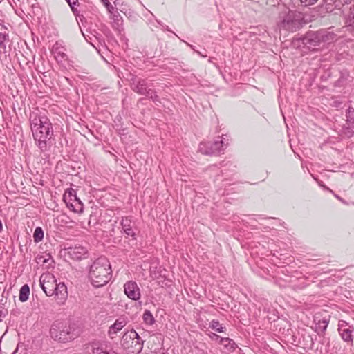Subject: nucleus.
I'll return each mask as SVG.
<instances>
[{
    "instance_id": "1",
    "label": "nucleus",
    "mask_w": 354,
    "mask_h": 354,
    "mask_svg": "<svg viewBox=\"0 0 354 354\" xmlns=\"http://www.w3.org/2000/svg\"><path fill=\"white\" fill-rule=\"evenodd\" d=\"M30 129L36 145L41 151L47 149L48 142L53 136V130L50 120L45 115L32 111L30 114Z\"/></svg>"
},
{
    "instance_id": "2",
    "label": "nucleus",
    "mask_w": 354,
    "mask_h": 354,
    "mask_svg": "<svg viewBox=\"0 0 354 354\" xmlns=\"http://www.w3.org/2000/svg\"><path fill=\"white\" fill-rule=\"evenodd\" d=\"M111 278V265L105 257H100L91 266L89 279L95 287H102Z\"/></svg>"
},
{
    "instance_id": "3",
    "label": "nucleus",
    "mask_w": 354,
    "mask_h": 354,
    "mask_svg": "<svg viewBox=\"0 0 354 354\" xmlns=\"http://www.w3.org/2000/svg\"><path fill=\"white\" fill-rule=\"evenodd\" d=\"M50 335L53 339L60 342L71 341L77 335L73 327L61 322H55L53 324Z\"/></svg>"
},
{
    "instance_id": "4",
    "label": "nucleus",
    "mask_w": 354,
    "mask_h": 354,
    "mask_svg": "<svg viewBox=\"0 0 354 354\" xmlns=\"http://www.w3.org/2000/svg\"><path fill=\"white\" fill-rule=\"evenodd\" d=\"M121 345L129 354H138L142 350L143 342H141L138 334L131 330L123 335Z\"/></svg>"
},
{
    "instance_id": "5",
    "label": "nucleus",
    "mask_w": 354,
    "mask_h": 354,
    "mask_svg": "<svg viewBox=\"0 0 354 354\" xmlns=\"http://www.w3.org/2000/svg\"><path fill=\"white\" fill-rule=\"evenodd\" d=\"M302 25V17L300 12L295 11H288L279 23L280 28L286 30L295 32L297 31Z\"/></svg>"
},
{
    "instance_id": "6",
    "label": "nucleus",
    "mask_w": 354,
    "mask_h": 354,
    "mask_svg": "<svg viewBox=\"0 0 354 354\" xmlns=\"http://www.w3.org/2000/svg\"><path fill=\"white\" fill-rule=\"evenodd\" d=\"M224 138L214 142H201L198 151L205 155H218L223 152L228 143H225Z\"/></svg>"
},
{
    "instance_id": "7",
    "label": "nucleus",
    "mask_w": 354,
    "mask_h": 354,
    "mask_svg": "<svg viewBox=\"0 0 354 354\" xmlns=\"http://www.w3.org/2000/svg\"><path fill=\"white\" fill-rule=\"evenodd\" d=\"M56 283L57 280L51 273H44L39 278V285L48 297L53 296L55 294Z\"/></svg>"
},
{
    "instance_id": "8",
    "label": "nucleus",
    "mask_w": 354,
    "mask_h": 354,
    "mask_svg": "<svg viewBox=\"0 0 354 354\" xmlns=\"http://www.w3.org/2000/svg\"><path fill=\"white\" fill-rule=\"evenodd\" d=\"M338 331L342 339L348 343L353 344V335L354 326L349 325L345 321H339L338 324Z\"/></svg>"
},
{
    "instance_id": "9",
    "label": "nucleus",
    "mask_w": 354,
    "mask_h": 354,
    "mask_svg": "<svg viewBox=\"0 0 354 354\" xmlns=\"http://www.w3.org/2000/svg\"><path fill=\"white\" fill-rule=\"evenodd\" d=\"M124 291L125 295L132 300H138L140 298V288L135 281H129L124 283Z\"/></svg>"
},
{
    "instance_id": "10",
    "label": "nucleus",
    "mask_w": 354,
    "mask_h": 354,
    "mask_svg": "<svg viewBox=\"0 0 354 354\" xmlns=\"http://www.w3.org/2000/svg\"><path fill=\"white\" fill-rule=\"evenodd\" d=\"M302 43L306 45L308 48L312 50H314L315 48L319 46L322 42L318 31L308 33L302 39Z\"/></svg>"
},
{
    "instance_id": "11",
    "label": "nucleus",
    "mask_w": 354,
    "mask_h": 354,
    "mask_svg": "<svg viewBox=\"0 0 354 354\" xmlns=\"http://www.w3.org/2000/svg\"><path fill=\"white\" fill-rule=\"evenodd\" d=\"M127 324L125 318L120 317L116 319L113 324H112L109 329L108 334L111 339L115 337V335L121 330Z\"/></svg>"
},
{
    "instance_id": "12",
    "label": "nucleus",
    "mask_w": 354,
    "mask_h": 354,
    "mask_svg": "<svg viewBox=\"0 0 354 354\" xmlns=\"http://www.w3.org/2000/svg\"><path fill=\"white\" fill-rule=\"evenodd\" d=\"M133 90L139 94L146 95L149 98L153 97V91L147 88V84L145 80H139L136 84H134Z\"/></svg>"
},
{
    "instance_id": "13",
    "label": "nucleus",
    "mask_w": 354,
    "mask_h": 354,
    "mask_svg": "<svg viewBox=\"0 0 354 354\" xmlns=\"http://www.w3.org/2000/svg\"><path fill=\"white\" fill-rule=\"evenodd\" d=\"M53 295L55 296L59 303H63L68 297V291L66 285L64 283H56L55 294Z\"/></svg>"
},
{
    "instance_id": "14",
    "label": "nucleus",
    "mask_w": 354,
    "mask_h": 354,
    "mask_svg": "<svg viewBox=\"0 0 354 354\" xmlns=\"http://www.w3.org/2000/svg\"><path fill=\"white\" fill-rule=\"evenodd\" d=\"M64 201L67 207L74 212L80 213L83 211V204L77 196L70 202V201H67V196L64 194Z\"/></svg>"
},
{
    "instance_id": "15",
    "label": "nucleus",
    "mask_w": 354,
    "mask_h": 354,
    "mask_svg": "<svg viewBox=\"0 0 354 354\" xmlns=\"http://www.w3.org/2000/svg\"><path fill=\"white\" fill-rule=\"evenodd\" d=\"M68 254L70 256L76 260L82 259L85 257L87 254V250L82 246H75L68 248Z\"/></svg>"
},
{
    "instance_id": "16",
    "label": "nucleus",
    "mask_w": 354,
    "mask_h": 354,
    "mask_svg": "<svg viewBox=\"0 0 354 354\" xmlns=\"http://www.w3.org/2000/svg\"><path fill=\"white\" fill-rule=\"evenodd\" d=\"M120 225L122 226L123 231L127 236H130L133 239H136V233L132 228V222L129 218H128L127 217L122 218L120 222Z\"/></svg>"
},
{
    "instance_id": "17",
    "label": "nucleus",
    "mask_w": 354,
    "mask_h": 354,
    "mask_svg": "<svg viewBox=\"0 0 354 354\" xmlns=\"http://www.w3.org/2000/svg\"><path fill=\"white\" fill-rule=\"evenodd\" d=\"M9 41V35L7 28L1 26L0 29V48L3 53H6V43Z\"/></svg>"
},
{
    "instance_id": "18",
    "label": "nucleus",
    "mask_w": 354,
    "mask_h": 354,
    "mask_svg": "<svg viewBox=\"0 0 354 354\" xmlns=\"http://www.w3.org/2000/svg\"><path fill=\"white\" fill-rule=\"evenodd\" d=\"M53 53L55 58L58 62H62L66 60L67 55L64 52V49L59 46L58 43H56L53 47Z\"/></svg>"
},
{
    "instance_id": "19",
    "label": "nucleus",
    "mask_w": 354,
    "mask_h": 354,
    "mask_svg": "<svg viewBox=\"0 0 354 354\" xmlns=\"http://www.w3.org/2000/svg\"><path fill=\"white\" fill-rule=\"evenodd\" d=\"M318 33L322 43H330L335 40L337 37L334 32L327 30H320L318 31Z\"/></svg>"
},
{
    "instance_id": "20",
    "label": "nucleus",
    "mask_w": 354,
    "mask_h": 354,
    "mask_svg": "<svg viewBox=\"0 0 354 354\" xmlns=\"http://www.w3.org/2000/svg\"><path fill=\"white\" fill-rule=\"evenodd\" d=\"M219 344L223 345L227 351H234L236 347L235 342L230 338H223L220 339Z\"/></svg>"
},
{
    "instance_id": "21",
    "label": "nucleus",
    "mask_w": 354,
    "mask_h": 354,
    "mask_svg": "<svg viewBox=\"0 0 354 354\" xmlns=\"http://www.w3.org/2000/svg\"><path fill=\"white\" fill-rule=\"evenodd\" d=\"M30 294V288L27 284L24 285L19 291V300L22 302L26 301L28 299Z\"/></svg>"
},
{
    "instance_id": "22",
    "label": "nucleus",
    "mask_w": 354,
    "mask_h": 354,
    "mask_svg": "<svg viewBox=\"0 0 354 354\" xmlns=\"http://www.w3.org/2000/svg\"><path fill=\"white\" fill-rule=\"evenodd\" d=\"M328 325V320L326 319H324L322 320H319V322L315 326V330L319 333H324L326 330Z\"/></svg>"
},
{
    "instance_id": "23",
    "label": "nucleus",
    "mask_w": 354,
    "mask_h": 354,
    "mask_svg": "<svg viewBox=\"0 0 354 354\" xmlns=\"http://www.w3.org/2000/svg\"><path fill=\"white\" fill-rule=\"evenodd\" d=\"M209 328H211L212 330L218 332V333H223L224 332L225 327L222 326V324H220V322L218 320L213 319L209 323Z\"/></svg>"
},
{
    "instance_id": "24",
    "label": "nucleus",
    "mask_w": 354,
    "mask_h": 354,
    "mask_svg": "<svg viewBox=\"0 0 354 354\" xmlns=\"http://www.w3.org/2000/svg\"><path fill=\"white\" fill-rule=\"evenodd\" d=\"M142 318H143L145 323L148 325H152L155 322L154 317H153L152 313L148 310H146L144 312Z\"/></svg>"
},
{
    "instance_id": "25",
    "label": "nucleus",
    "mask_w": 354,
    "mask_h": 354,
    "mask_svg": "<svg viewBox=\"0 0 354 354\" xmlns=\"http://www.w3.org/2000/svg\"><path fill=\"white\" fill-rule=\"evenodd\" d=\"M34 241L36 243L41 241L44 238V231L41 227H37L33 234Z\"/></svg>"
},
{
    "instance_id": "26",
    "label": "nucleus",
    "mask_w": 354,
    "mask_h": 354,
    "mask_svg": "<svg viewBox=\"0 0 354 354\" xmlns=\"http://www.w3.org/2000/svg\"><path fill=\"white\" fill-rule=\"evenodd\" d=\"M346 118H347V120L349 122L354 124V109H353V108L348 109V112L346 113Z\"/></svg>"
},
{
    "instance_id": "27",
    "label": "nucleus",
    "mask_w": 354,
    "mask_h": 354,
    "mask_svg": "<svg viewBox=\"0 0 354 354\" xmlns=\"http://www.w3.org/2000/svg\"><path fill=\"white\" fill-rule=\"evenodd\" d=\"M64 194L67 196V201H73V199L76 197L75 191L73 189H69L67 192H66Z\"/></svg>"
},
{
    "instance_id": "28",
    "label": "nucleus",
    "mask_w": 354,
    "mask_h": 354,
    "mask_svg": "<svg viewBox=\"0 0 354 354\" xmlns=\"http://www.w3.org/2000/svg\"><path fill=\"white\" fill-rule=\"evenodd\" d=\"M109 354L108 352L104 351L100 347H93V354Z\"/></svg>"
},
{
    "instance_id": "29",
    "label": "nucleus",
    "mask_w": 354,
    "mask_h": 354,
    "mask_svg": "<svg viewBox=\"0 0 354 354\" xmlns=\"http://www.w3.org/2000/svg\"><path fill=\"white\" fill-rule=\"evenodd\" d=\"M66 1L68 2V3L69 4V6H71V8L72 10H73V12H75V8H74V6H75V5H77V2H78V0H66Z\"/></svg>"
},
{
    "instance_id": "30",
    "label": "nucleus",
    "mask_w": 354,
    "mask_h": 354,
    "mask_svg": "<svg viewBox=\"0 0 354 354\" xmlns=\"http://www.w3.org/2000/svg\"><path fill=\"white\" fill-rule=\"evenodd\" d=\"M209 337L210 338L212 339V340H214V341H216L219 343L220 342V339H223V337H221L220 336H218V335H216V333H212V334H209Z\"/></svg>"
},
{
    "instance_id": "31",
    "label": "nucleus",
    "mask_w": 354,
    "mask_h": 354,
    "mask_svg": "<svg viewBox=\"0 0 354 354\" xmlns=\"http://www.w3.org/2000/svg\"><path fill=\"white\" fill-rule=\"evenodd\" d=\"M302 3H304L305 5H312L314 4L317 0H301Z\"/></svg>"
},
{
    "instance_id": "32",
    "label": "nucleus",
    "mask_w": 354,
    "mask_h": 354,
    "mask_svg": "<svg viewBox=\"0 0 354 354\" xmlns=\"http://www.w3.org/2000/svg\"><path fill=\"white\" fill-rule=\"evenodd\" d=\"M153 98H151L156 104H157V102H160L159 99H158V95L156 94V92L153 91Z\"/></svg>"
},
{
    "instance_id": "33",
    "label": "nucleus",
    "mask_w": 354,
    "mask_h": 354,
    "mask_svg": "<svg viewBox=\"0 0 354 354\" xmlns=\"http://www.w3.org/2000/svg\"><path fill=\"white\" fill-rule=\"evenodd\" d=\"M105 6L109 9V7L113 8L109 0H102Z\"/></svg>"
},
{
    "instance_id": "34",
    "label": "nucleus",
    "mask_w": 354,
    "mask_h": 354,
    "mask_svg": "<svg viewBox=\"0 0 354 354\" xmlns=\"http://www.w3.org/2000/svg\"><path fill=\"white\" fill-rule=\"evenodd\" d=\"M20 348H23V349H24L23 346H22V345L21 346V345L18 344V345H17V348H16V349H15V351L12 353V354H17V353H18V352H19V351L20 350ZM20 354H21V353H20Z\"/></svg>"
},
{
    "instance_id": "35",
    "label": "nucleus",
    "mask_w": 354,
    "mask_h": 354,
    "mask_svg": "<svg viewBox=\"0 0 354 354\" xmlns=\"http://www.w3.org/2000/svg\"><path fill=\"white\" fill-rule=\"evenodd\" d=\"M2 228H3L2 223H1V221H0V231L2 230Z\"/></svg>"
},
{
    "instance_id": "36",
    "label": "nucleus",
    "mask_w": 354,
    "mask_h": 354,
    "mask_svg": "<svg viewBox=\"0 0 354 354\" xmlns=\"http://www.w3.org/2000/svg\"><path fill=\"white\" fill-rule=\"evenodd\" d=\"M335 197H336L337 198L339 199L340 201H342V199H341L338 196L335 195Z\"/></svg>"
}]
</instances>
